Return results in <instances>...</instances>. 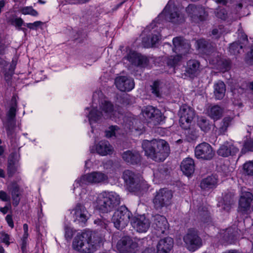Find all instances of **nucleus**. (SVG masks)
I'll return each mask as SVG.
<instances>
[{"instance_id":"nucleus-15","label":"nucleus","mask_w":253,"mask_h":253,"mask_svg":"<svg viewBox=\"0 0 253 253\" xmlns=\"http://www.w3.org/2000/svg\"><path fill=\"white\" fill-rule=\"evenodd\" d=\"M163 12L171 22L178 23L183 21L182 17L179 13L178 9L171 2H169Z\"/></svg>"},{"instance_id":"nucleus-50","label":"nucleus","mask_w":253,"mask_h":253,"mask_svg":"<svg viewBox=\"0 0 253 253\" xmlns=\"http://www.w3.org/2000/svg\"><path fill=\"white\" fill-rule=\"evenodd\" d=\"M65 236L66 238L71 239L73 236V231L72 228L68 226H65Z\"/></svg>"},{"instance_id":"nucleus-3","label":"nucleus","mask_w":253,"mask_h":253,"mask_svg":"<svg viewBox=\"0 0 253 253\" xmlns=\"http://www.w3.org/2000/svg\"><path fill=\"white\" fill-rule=\"evenodd\" d=\"M100 109L102 111H98L94 106H92L89 111L88 117L90 124L91 125L93 122H97L102 119L111 118L115 119L116 118H119L123 115L121 113L120 109L119 108L115 109L112 104L107 100H104L101 102L100 106Z\"/></svg>"},{"instance_id":"nucleus-20","label":"nucleus","mask_w":253,"mask_h":253,"mask_svg":"<svg viewBox=\"0 0 253 253\" xmlns=\"http://www.w3.org/2000/svg\"><path fill=\"white\" fill-rule=\"evenodd\" d=\"M239 151L238 149L231 143L226 141L221 145L217 150L218 155L227 157L236 154Z\"/></svg>"},{"instance_id":"nucleus-62","label":"nucleus","mask_w":253,"mask_h":253,"mask_svg":"<svg viewBox=\"0 0 253 253\" xmlns=\"http://www.w3.org/2000/svg\"><path fill=\"white\" fill-rule=\"evenodd\" d=\"M216 2L219 3H221L222 4H225L226 3V1L225 0H216Z\"/></svg>"},{"instance_id":"nucleus-41","label":"nucleus","mask_w":253,"mask_h":253,"mask_svg":"<svg viewBox=\"0 0 253 253\" xmlns=\"http://www.w3.org/2000/svg\"><path fill=\"white\" fill-rule=\"evenodd\" d=\"M124 121L125 123V127L129 129H131L133 128L134 124L136 123V120L135 118L131 116H129L125 117Z\"/></svg>"},{"instance_id":"nucleus-22","label":"nucleus","mask_w":253,"mask_h":253,"mask_svg":"<svg viewBox=\"0 0 253 253\" xmlns=\"http://www.w3.org/2000/svg\"><path fill=\"white\" fill-rule=\"evenodd\" d=\"M173 241L171 238L161 239L157 245V253H169L173 248Z\"/></svg>"},{"instance_id":"nucleus-25","label":"nucleus","mask_w":253,"mask_h":253,"mask_svg":"<svg viewBox=\"0 0 253 253\" xmlns=\"http://www.w3.org/2000/svg\"><path fill=\"white\" fill-rule=\"evenodd\" d=\"M180 168L185 175L188 176H190L194 173L195 170L194 160L190 158H185L182 161Z\"/></svg>"},{"instance_id":"nucleus-18","label":"nucleus","mask_w":253,"mask_h":253,"mask_svg":"<svg viewBox=\"0 0 253 253\" xmlns=\"http://www.w3.org/2000/svg\"><path fill=\"white\" fill-rule=\"evenodd\" d=\"M131 224L134 229L140 233L146 232L150 227V222L144 215L133 219Z\"/></svg>"},{"instance_id":"nucleus-32","label":"nucleus","mask_w":253,"mask_h":253,"mask_svg":"<svg viewBox=\"0 0 253 253\" xmlns=\"http://www.w3.org/2000/svg\"><path fill=\"white\" fill-rule=\"evenodd\" d=\"M164 84L159 81H155L151 86L152 92L157 97L162 95L163 92Z\"/></svg>"},{"instance_id":"nucleus-45","label":"nucleus","mask_w":253,"mask_h":253,"mask_svg":"<svg viewBox=\"0 0 253 253\" xmlns=\"http://www.w3.org/2000/svg\"><path fill=\"white\" fill-rule=\"evenodd\" d=\"M43 24V23L42 21H37L33 23H26L25 24V26L27 28H28L30 29L37 30L38 27H39L42 26Z\"/></svg>"},{"instance_id":"nucleus-19","label":"nucleus","mask_w":253,"mask_h":253,"mask_svg":"<svg viewBox=\"0 0 253 253\" xmlns=\"http://www.w3.org/2000/svg\"><path fill=\"white\" fill-rule=\"evenodd\" d=\"M71 213L73 215L75 221L84 222L88 218V211L81 204L76 205Z\"/></svg>"},{"instance_id":"nucleus-40","label":"nucleus","mask_w":253,"mask_h":253,"mask_svg":"<svg viewBox=\"0 0 253 253\" xmlns=\"http://www.w3.org/2000/svg\"><path fill=\"white\" fill-rule=\"evenodd\" d=\"M243 45L237 42H235L230 44L229 51L233 54H236L240 53L239 50L242 49Z\"/></svg>"},{"instance_id":"nucleus-43","label":"nucleus","mask_w":253,"mask_h":253,"mask_svg":"<svg viewBox=\"0 0 253 253\" xmlns=\"http://www.w3.org/2000/svg\"><path fill=\"white\" fill-rule=\"evenodd\" d=\"M234 195L232 193L227 194L223 198V202L225 205H231L233 202Z\"/></svg>"},{"instance_id":"nucleus-24","label":"nucleus","mask_w":253,"mask_h":253,"mask_svg":"<svg viewBox=\"0 0 253 253\" xmlns=\"http://www.w3.org/2000/svg\"><path fill=\"white\" fill-rule=\"evenodd\" d=\"M95 151L99 155L104 156L112 154L114 152L113 147L107 141H101L95 146Z\"/></svg>"},{"instance_id":"nucleus-53","label":"nucleus","mask_w":253,"mask_h":253,"mask_svg":"<svg viewBox=\"0 0 253 253\" xmlns=\"http://www.w3.org/2000/svg\"><path fill=\"white\" fill-rule=\"evenodd\" d=\"M0 200L4 202L9 201L10 197L5 192L3 191H0Z\"/></svg>"},{"instance_id":"nucleus-42","label":"nucleus","mask_w":253,"mask_h":253,"mask_svg":"<svg viewBox=\"0 0 253 253\" xmlns=\"http://www.w3.org/2000/svg\"><path fill=\"white\" fill-rule=\"evenodd\" d=\"M217 18L225 20L228 17V14L224 9H217L215 13Z\"/></svg>"},{"instance_id":"nucleus-12","label":"nucleus","mask_w":253,"mask_h":253,"mask_svg":"<svg viewBox=\"0 0 253 253\" xmlns=\"http://www.w3.org/2000/svg\"><path fill=\"white\" fill-rule=\"evenodd\" d=\"M195 156L199 159L210 160L214 157V152L210 144L203 142L195 147Z\"/></svg>"},{"instance_id":"nucleus-47","label":"nucleus","mask_w":253,"mask_h":253,"mask_svg":"<svg viewBox=\"0 0 253 253\" xmlns=\"http://www.w3.org/2000/svg\"><path fill=\"white\" fill-rule=\"evenodd\" d=\"M17 166H15L14 164H12L11 160L9 162V165L8 166V174L9 176H11L17 170Z\"/></svg>"},{"instance_id":"nucleus-52","label":"nucleus","mask_w":253,"mask_h":253,"mask_svg":"<svg viewBox=\"0 0 253 253\" xmlns=\"http://www.w3.org/2000/svg\"><path fill=\"white\" fill-rule=\"evenodd\" d=\"M0 238L1 239L2 242L5 243L7 246L9 245V236L7 234H6L5 233H1Z\"/></svg>"},{"instance_id":"nucleus-37","label":"nucleus","mask_w":253,"mask_h":253,"mask_svg":"<svg viewBox=\"0 0 253 253\" xmlns=\"http://www.w3.org/2000/svg\"><path fill=\"white\" fill-rule=\"evenodd\" d=\"M134 60H131V58L130 60L131 62H133L135 65L144 67L147 64L148 59L147 57L137 54H134Z\"/></svg>"},{"instance_id":"nucleus-58","label":"nucleus","mask_w":253,"mask_h":253,"mask_svg":"<svg viewBox=\"0 0 253 253\" xmlns=\"http://www.w3.org/2000/svg\"><path fill=\"white\" fill-rule=\"evenodd\" d=\"M142 253H154V251L151 248H148L145 250Z\"/></svg>"},{"instance_id":"nucleus-36","label":"nucleus","mask_w":253,"mask_h":253,"mask_svg":"<svg viewBox=\"0 0 253 253\" xmlns=\"http://www.w3.org/2000/svg\"><path fill=\"white\" fill-rule=\"evenodd\" d=\"M198 125L204 132H208L210 130L211 126L209 121L204 117H200L198 119Z\"/></svg>"},{"instance_id":"nucleus-27","label":"nucleus","mask_w":253,"mask_h":253,"mask_svg":"<svg viewBox=\"0 0 253 253\" xmlns=\"http://www.w3.org/2000/svg\"><path fill=\"white\" fill-rule=\"evenodd\" d=\"M223 113V109L218 105H214L209 107L207 111V115L214 121L219 120Z\"/></svg>"},{"instance_id":"nucleus-38","label":"nucleus","mask_w":253,"mask_h":253,"mask_svg":"<svg viewBox=\"0 0 253 253\" xmlns=\"http://www.w3.org/2000/svg\"><path fill=\"white\" fill-rule=\"evenodd\" d=\"M21 13L24 15H30L32 16H38L39 13L32 6H25L21 10Z\"/></svg>"},{"instance_id":"nucleus-5","label":"nucleus","mask_w":253,"mask_h":253,"mask_svg":"<svg viewBox=\"0 0 253 253\" xmlns=\"http://www.w3.org/2000/svg\"><path fill=\"white\" fill-rule=\"evenodd\" d=\"M172 42L174 46L173 50L178 54L175 56H171L168 59L167 63L171 66H174L177 64L181 59L182 55L187 53L190 48L189 42L181 37L174 38Z\"/></svg>"},{"instance_id":"nucleus-26","label":"nucleus","mask_w":253,"mask_h":253,"mask_svg":"<svg viewBox=\"0 0 253 253\" xmlns=\"http://www.w3.org/2000/svg\"><path fill=\"white\" fill-rule=\"evenodd\" d=\"M123 160L126 163L135 164L139 162L140 156L138 152L127 150L122 154Z\"/></svg>"},{"instance_id":"nucleus-21","label":"nucleus","mask_w":253,"mask_h":253,"mask_svg":"<svg viewBox=\"0 0 253 253\" xmlns=\"http://www.w3.org/2000/svg\"><path fill=\"white\" fill-rule=\"evenodd\" d=\"M123 178L126 184L128 186L130 190L133 188H137L138 177L133 171L127 169L125 170L123 174Z\"/></svg>"},{"instance_id":"nucleus-61","label":"nucleus","mask_w":253,"mask_h":253,"mask_svg":"<svg viewBox=\"0 0 253 253\" xmlns=\"http://www.w3.org/2000/svg\"><path fill=\"white\" fill-rule=\"evenodd\" d=\"M249 145H250V142H246L245 144V145H244V147L246 148H248V150L249 151V150H252V147H249Z\"/></svg>"},{"instance_id":"nucleus-6","label":"nucleus","mask_w":253,"mask_h":253,"mask_svg":"<svg viewBox=\"0 0 253 253\" xmlns=\"http://www.w3.org/2000/svg\"><path fill=\"white\" fill-rule=\"evenodd\" d=\"M131 216V212L126 207L122 206L114 212L112 220L115 227L122 230L127 225Z\"/></svg>"},{"instance_id":"nucleus-55","label":"nucleus","mask_w":253,"mask_h":253,"mask_svg":"<svg viewBox=\"0 0 253 253\" xmlns=\"http://www.w3.org/2000/svg\"><path fill=\"white\" fill-rule=\"evenodd\" d=\"M246 59L249 62H253V46L251 48V51L247 53Z\"/></svg>"},{"instance_id":"nucleus-57","label":"nucleus","mask_w":253,"mask_h":253,"mask_svg":"<svg viewBox=\"0 0 253 253\" xmlns=\"http://www.w3.org/2000/svg\"><path fill=\"white\" fill-rule=\"evenodd\" d=\"M11 205L10 204L6 205L4 207L0 208V211L3 214H5L10 209Z\"/></svg>"},{"instance_id":"nucleus-29","label":"nucleus","mask_w":253,"mask_h":253,"mask_svg":"<svg viewBox=\"0 0 253 253\" xmlns=\"http://www.w3.org/2000/svg\"><path fill=\"white\" fill-rule=\"evenodd\" d=\"M217 178L215 175H211L203 179L201 182V187L203 189H212L216 187Z\"/></svg>"},{"instance_id":"nucleus-64","label":"nucleus","mask_w":253,"mask_h":253,"mask_svg":"<svg viewBox=\"0 0 253 253\" xmlns=\"http://www.w3.org/2000/svg\"><path fill=\"white\" fill-rule=\"evenodd\" d=\"M5 174L4 171L0 169V177H4Z\"/></svg>"},{"instance_id":"nucleus-44","label":"nucleus","mask_w":253,"mask_h":253,"mask_svg":"<svg viewBox=\"0 0 253 253\" xmlns=\"http://www.w3.org/2000/svg\"><path fill=\"white\" fill-rule=\"evenodd\" d=\"M118 127L116 126H110L108 130L106 131V136L107 137H111L116 135V132L118 131Z\"/></svg>"},{"instance_id":"nucleus-63","label":"nucleus","mask_w":253,"mask_h":253,"mask_svg":"<svg viewBox=\"0 0 253 253\" xmlns=\"http://www.w3.org/2000/svg\"><path fill=\"white\" fill-rule=\"evenodd\" d=\"M88 1H89V0H80L78 1V2H77V3L82 4V3H86V2H88Z\"/></svg>"},{"instance_id":"nucleus-48","label":"nucleus","mask_w":253,"mask_h":253,"mask_svg":"<svg viewBox=\"0 0 253 253\" xmlns=\"http://www.w3.org/2000/svg\"><path fill=\"white\" fill-rule=\"evenodd\" d=\"M94 224L99 226L102 228H107V226L109 223V221L107 220H102L99 219H97L94 220Z\"/></svg>"},{"instance_id":"nucleus-30","label":"nucleus","mask_w":253,"mask_h":253,"mask_svg":"<svg viewBox=\"0 0 253 253\" xmlns=\"http://www.w3.org/2000/svg\"><path fill=\"white\" fill-rule=\"evenodd\" d=\"M8 190L11 193L12 198L13 201V204L16 206L19 202V188L18 184L15 182L11 183L8 186Z\"/></svg>"},{"instance_id":"nucleus-4","label":"nucleus","mask_w":253,"mask_h":253,"mask_svg":"<svg viewBox=\"0 0 253 253\" xmlns=\"http://www.w3.org/2000/svg\"><path fill=\"white\" fill-rule=\"evenodd\" d=\"M120 203L119 195L115 192L105 191L99 193L95 203V208L102 212H108Z\"/></svg>"},{"instance_id":"nucleus-7","label":"nucleus","mask_w":253,"mask_h":253,"mask_svg":"<svg viewBox=\"0 0 253 253\" xmlns=\"http://www.w3.org/2000/svg\"><path fill=\"white\" fill-rule=\"evenodd\" d=\"M172 192L166 188L160 189L156 193L153 199L154 207L157 210H160L163 207H168L171 205Z\"/></svg>"},{"instance_id":"nucleus-34","label":"nucleus","mask_w":253,"mask_h":253,"mask_svg":"<svg viewBox=\"0 0 253 253\" xmlns=\"http://www.w3.org/2000/svg\"><path fill=\"white\" fill-rule=\"evenodd\" d=\"M200 64L196 60H190L187 63V71L189 74H194L199 71Z\"/></svg>"},{"instance_id":"nucleus-2","label":"nucleus","mask_w":253,"mask_h":253,"mask_svg":"<svg viewBox=\"0 0 253 253\" xmlns=\"http://www.w3.org/2000/svg\"><path fill=\"white\" fill-rule=\"evenodd\" d=\"M142 147L145 155L156 162L164 161L170 151L168 143L162 139L144 140Z\"/></svg>"},{"instance_id":"nucleus-28","label":"nucleus","mask_w":253,"mask_h":253,"mask_svg":"<svg viewBox=\"0 0 253 253\" xmlns=\"http://www.w3.org/2000/svg\"><path fill=\"white\" fill-rule=\"evenodd\" d=\"M235 115L231 113L229 115H226L223 118L221 123V126L219 128L218 133L220 134H223L226 132L227 128L230 126L234 120Z\"/></svg>"},{"instance_id":"nucleus-13","label":"nucleus","mask_w":253,"mask_h":253,"mask_svg":"<svg viewBox=\"0 0 253 253\" xmlns=\"http://www.w3.org/2000/svg\"><path fill=\"white\" fill-rule=\"evenodd\" d=\"M253 195L248 191H243L240 196L238 210L242 213H247L251 208Z\"/></svg>"},{"instance_id":"nucleus-39","label":"nucleus","mask_w":253,"mask_h":253,"mask_svg":"<svg viewBox=\"0 0 253 253\" xmlns=\"http://www.w3.org/2000/svg\"><path fill=\"white\" fill-rule=\"evenodd\" d=\"M137 188H133L131 191L133 192H136L138 191H146L148 189L149 186L146 181L144 180H140L137 179Z\"/></svg>"},{"instance_id":"nucleus-10","label":"nucleus","mask_w":253,"mask_h":253,"mask_svg":"<svg viewBox=\"0 0 253 253\" xmlns=\"http://www.w3.org/2000/svg\"><path fill=\"white\" fill-rule=\"evenodd\" d=\"M179 115L180 126L183 128L186 129L189 128L190 124L195 116V113L191 107L184 105L179 109Z\"/></svg>"},{"instance_id":"nucleus-31","label":"nucleus","mask_w":253,"mask_h":253,"mask_svg":"<svg viewBox=\"0 0 253 253\" xmlns=\"http://www.w3.org/2000/svg\"><path fill=\"white\" fill-rule=\"evenodd\" d=\"M226 87L222 81H218L214 85V94L216 99H222L225 93Z\"/></svg>"},{"instance_id":"nucleus-9","label":"nucleus","mask_w":253,"mask_h":253,"mask_svg":"<svg viewBox=\"0 0 253 253\" xmlns=\"http://www.w3.org/2000/svg\"><path fill=\"white\" fill-rule=\"evenodd\" d=\"M183 240L187 249L191 252L196 251L202 245V239L199 236L197 231L193 229L188 230L184 236Z\"/></svg>"},{"instance_id":"nucleus-46","label":"nucleus","mask_w":253,"mask_h":253,"mask_svg":"<svg viewBox=\"0 0 253 253\" xmlns=\"http://www.w3.org/2000/svg\"><path fill=\"white\" fill-rule=\"evenodd\" d=\"M208 60L213 64L219 63V57L218 53L216 52L212 53V55L209 56Z\"/></svg>"},{"instance_id":"nucleus-8","label":"nucleus","mask_w":253,"mask_h":253,"mask_svg":"<svg viewBox=\"0 0 253 253\" xmlns=\"http://www.w3.org/2000/svg\"><path fill=\"white\" fill-rule=\"evenodd\" d=\"M108 175L99 171H94L82 176L77 184L80 181L82 184H101L108 181Z\"/></svg>"},{"instance_id":"nucleus-56","label":"nucleus","mask_w":253,"mask_h":253,"mask_svg":"<svg viewBox=\"0 0 253 253\" xmlns=\"http://www.w3.org/2000/svg\"><path fill=\"white\" fill-rule=\"evenodd\" d=\"M5 220H6L7 224H8V225L11 228H13V227H14V223H13V222L12 216L11 215H10V214L7 215L6 217H5Z\"/></svg>"},{"instance_id":"nucleus-51","label":"nucleus","mask_w":253,"mask_h":253,"mask_svg":"<svg viewBox=\"0 0 253 253\" xmlns=\"http://www.w3.org/2000/svg\"><path fill=\"white\" fill-rule=\"evenodd\" d=\"M12 24L19 28L24 24V21L21 18H16L12 20Z\"/></svg>"},{"instance_id":"nucleus-11","label":"nucleus","mask_w":253,"mask_h":253,"mask_svg":"<svg viewBox=\"0 0 253 253\" xmlns=\"http://www.w3.org/2000/svg\"><path fill=\"white\" fill-rule=\"evenodd\" d=\"M186 11L191 20L195 22L205 20L208 16V12L201 6L189 4Z\"/></svg>"},{"instance_id":"nucleus-60","label":"nucleus","mask_w":253,"mask_h":253,"mask_svg":"<svg viewBox=\"0 0 253 253\" xmlns=\"http://www.w3.org/2000/svg\"><path fill=\"white\" fill-rule=\"evenodd\" d=\"M23 230L24 232L28 233V226L27 224H24L23 225Z\"/></svg>"},{"instance_id":"nucleus-14","label":"nucleus","mask_w":253,"mask_h":253,"mask_svg":"<svg viewBox=\"0 0 253 253\" xmlns=\"http://www.w3.org/2000/svg\"><path fill=\"white\" fill-rule=\"evenodd\" d=\"M116 87L122 91H129L134 87L133 80L127 76H121L115 79Z\"/></svg>"},{"instance_id":"nucleus-23","label":"nucleus","mask_w":253,"mask_h":253,"mask_svg":"<svg viewBox=\"0 0 253 253\" xmlns=\"http://www.w3.org/2000/svg\"><path fill=\"white\" fill-rule=\"evenodd\" d=\"M153 226L161 233H164L168 228V222L166 218L161 215L156 214L153 217Z\"/></svg>"},{"instance_id":"nucleus-59","label":"nucleus","mask_w":253,"mask_h":253,"mask_svg":"<svg viewBox=\"0 0 253 253\" xmlns=\"http://www.w3.org/2000/svg\"><path fill=\"white\" fill-rule=\"evenodd\" d=\"M200 214L201 216H202V215L209 216V212L207 210H204L203 211V212H202L201 211H200Z\"/></svg>"},{"instance_id":"nucleus-1","label":"nucleus","mask_w":253,"mask_h":253,"mask_svg":"<svg viewBox=\"0 0 253 253\" xmlns=\"http://www.w3.org/2000/svg\"><path fill=\"white\" fill-rule=\"evenodd\" d=\"M103 241L97 233L87 231L78 235L73 242L74 249L83 253L94 252Z\"/></svg>"},{"instance_id":"nucleus-16","label":"nucleus","mask_w":253,"mask_h":253,"mask_svg":"<svg viewBox=\"0 0 253 253\" xmlns=\"http://www.w3.org/2000/svg\"><path fill=\"white\" fill-rule=\"evenodd\" d=\"M143 116L151 120L154 125L159 123L162 121L161 111L152 106L146 107L142 110Z\"/></svg>"},{"instance_id":"nucleus-17","label":"nucleus","mask_w":253,"mask_h":253,"mask_svg":"<svg viewBox=\"0 0 253 253\" xmlns=\"http://www.w3.org/2000/svg\"><path fill=\"white\" fill-rule=\"evenodd\" d=\"M136 247V244L128 236L122 238L117 244L118 250L123 253H132Z\"/></svg>"},{"instance_id":"nucleus-35","label":"nucleus","mask_w":253,"mask_h":253,"mask_svg":"<svg viewBox=\"0 0 253 253\" xmlns=\"http://www.w3.org/2000/svg\"><path fill=\"white\" fill-rule=\"evenodd\" d=\"M243 173L246 176H253V161L245 163L242 166Z\"/></svg>"},{"instance_id":"nucleus-49","label":"nucleus","mask_w":253,"mask_h":253,"mask_svg":"<svg viewBox=\"0 0 253 253\" xmlns=\"http://www.w3.org/2000/svg\"><path fill=\"white\" fill-rule=\"evenodd\" d=\"M16 111V104L15 103L14 105L12 106L8 112V117L10 119H12L14 118Z\"/></svg>"},{"instance_id":"nucleus-33","label":"nucleus","mask_w":253,"mask_h":253,"mask_svg":"<svg viewBox=\"0 0 253 253\" xmlns=\"http://www.w3.org/2000/svg\"><path fill=\"white\" fill-rule=\"evenodd\" d=\"M161 39V36L158 33L153 34L150 39L146 40L145 39L143 40V43L145 47H149L152 46Z\"/></svg>"},{"instance_id":"nucleus-54","label":"nucleus","mask_w":253,"mask_h":253,"mask_svg":"<svg viewBox=\"0 0 253 253\" xmlns=\"http://www.w3.org/2000/svg\"><path fill=\"white\" fill-rule=\"evenodd\" d=\"M197 43L199 49H203L207 47V42L203 39H200L197 41Z\"/></svg>"}]
</instances>
